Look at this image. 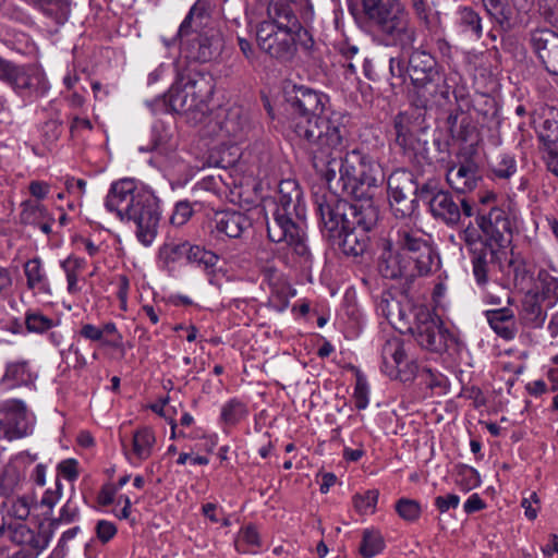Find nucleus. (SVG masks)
Instances as JSON below:
<instances>
[{
	"mask_svg": "<svg viewBox=\"0 0 558 558\" xmlns=\"http://www.w3.org/2000/svg\"><path fill=\"white\" fill-rule=\"evenodd\" d=\"M281 107L283 123L307 142L314 169L327 180L335 179V155L348 146L350 116L330 110L329 96L305 85L286 86Z\"/></svg>",
	"mask_w": 558,
	"mask_h": 558,
	"instance_id": "1",
	"label": "nucleus"
},
{
	"mask_svg": "<svg viewBox=\"0 0 558 558\" xmlns=\"http://www.w3.org/2000/svg\"><path fill=\"white\" fill-rule=\"evenodd\" d=\"M313 197L324 236L345 256H363L369 248L371 233L379 219V209L374 202L354 199L350 203L330 191L315 192Z\"/></svg>",
	"mask_w": 558,
	"mask_h": 558,
	"instance_id": "2",
	"label": "nucleus"
},
{
	"mask_svg": "<svg viewBox=\"0 0 558 558\" xmlns=\"http://www.w3.org/2000/svg\"><path fill=\"white\" fill-rule=\"evenodd\" d=\"M378 245L377 270L385 279L411 282L438 267L439 257L429 239L409 223L392 226Z\"/></svg>",
	"mask_w": 558,
	"mask_h": 558,
	"instance_id": "3",
	"label": "nucleus"
},
{
	"mask_svg": "<svg viewBox=\"0 0 558 558\" xmlns=\"http://www.w3.org/2000/svg\"><path fill=\"white\" fill-rule=\"evenodd\" d=\"M306 207L303 192L296 181L282 180L278 186L271 220H267V235L274 243L284 242L294 264L310 268L313 255L305 232Z\"/></svg>",
	"mask_w": 558,
	"mask_h": 558,
	"instance_id": "4",
	"label": "nucleus"
},
{
	"mask_svg": "<svg viewBox=\"0 0 558 558\" xmlns=\"http://www.w3.org/2000/svg\"><path fill=\"white\" fill-rule=\"evenodd\" d=\"M458 236L471 256L476 283L485 286L488 282L490 265L498 260L499 251L511 243L512 225L509 215L499 207H492L488 220L480 216L478 227L469 220L458 232Z\"/></svg>",
	"mask_w": 558,
	"mask_h": 558,
	"instance_id": "5",
	"label": "nucleus"
},
{
	"mask_svg": "<svg viewBox=\"0 0 558 558\" xmlns=\"http://www.w3.org/2000/svg\"><path fill=\"white\" fill-rule=\"evenodd\" d=\"M105 207L116 213L121 221L133 222L136 238L143 245L149 246L156 239L161 209L153 191L132 179L119 180L111 184Z\"/></svg>",
	"mask_w": 558,
	"mask_h": 558,
	"instance_id": "6",
	"label": "nucleus"
},
{
	"mask_svg": "<svg viewBox=\"0 0 558 558\" xmlns=\"http://www.w3.org/2000/svg\"><path fill=\"white\" fill-rule=\"evenodd\" d=\"M163 41L168 47L180 41L186 57L198 62L217 59L225 44L220 29L214 25L205 4L199 1L191 7L175 36L170 41Z\"/></svg>",
	"mask_w": 558,
	"mask_h": 558,
	"instance_id": "7",
	"label": "nucleus"
},
{
	"mask_svg": "<svg viewBox=\"0 0 558 558\" xmlns=\"http://www.w3.org/2000/svg\"><path fill=\"white\" fill-rule=\"evenodd\" d=\"M345 148L347 146L335 155L338 165L335 179L327 180L320 172H316L325 179L329 190H332V182L336 181L343 195L359 202L364 199L374 202L373 191L378 187L383 178L379 165L372 156L359 148L347 151L342 157L341 154Z\"/></svg>",
	"mask_w": 558,
	"mask_h": 558,
	"instance_id": "8",
	"label": "nucleus"
},
{
	"mask_svg": "<svg viewBox=\"0 0 558 558\" xmlns=\"http://www.w3.org/2000/svg\"><path fill=\"white\" fill-rule=\"evenodd\" d=\"M362 7L379 44L400 49L414 45L417 29L397 0H362Z\"/></svg>",
	"mask_w": 558,
	"mask_h": 558,
	"instance_id": "9",
	"label": "nucleus"
},
{
	"mask_svg": "<svg viewBox=\"0 0 558 558\" xmlns=\"http://www.w3.org/2000/svg\"><path fill=\"white\" fill-rule=\"evenodd\" d=\"M410 50L408 56V76L416 94L417 107H444L450 100V86L436 59L422 48L401 49Z\"/></svg>",
	"mask_w": 558,
	"mask_h": 558,
	"instance_id": "10",
	"label": "nucleus"
},
{
	"mask_svg": "<svg viewBox=\"0 0 558 558\" xmlns=\"http://www.w3.org/2000/svg\"><path fill=\"white\" fill-rule=\"evenodd\" d=\"M417 345L429 353L447 355L457 360L465 349L459 333L449 329L441 318L426 307H417L414 313V325L409 327Z\"/></svg>",
	"mask_w": 558,
	"mask_h": 558,
	"instance_id": "11",
	"label": "nucleus"
},
{
	"mask_svg": "<svg viewBox=\"0 0 558 558\" xmlns=\"http://www.w3.org/2000/svg\"><path fill=\"white\" fill-rule=\"evenodd\" d=\"M422 107L399 112L393 118V140L391 147L409 162L422 165V156L429 129Z\"/></svg>",
	"mask_w": 558,
	"mask_h": 558,
	"instance_id": "12",
	"label": "nucleus"
},
{
	"mask_svg": "<svg viewBox=\"0 0 558 558\" xmlns=\"http://www.w3.org/2000/svg\"><path fill=\"white\" fill-rule=\"evenodd\" d=\"M0 81L19 96L32 100L44 97L50 88L41 66L35 63L20 64L3 58L0 61Z\"/></svg>",
	"mask_w": 558,
	"mask_h": 558,
	"instance_id": "13",
	"label": "nucleus"
},
{
	"mask_svg": "<svg viewBox=\"0 0 558 558\" xmlns=\"http://www.w3.org/2000/svg\"><path fill=\"white\" fill-rule=\"evenodd\" d=\"M429 211L436 220L441 221L450 228L459 225L464 228V226L468 225L465 220L472 217L475 218V227H478L480 216H483L486 220H488L489 216V210L486 211L469 198L460 195L454 196L451 192L446 190L434 197V202L429 206Z\"/></svg>",
	"mask_w": 558,
	"mask_h": 558,
	"instance_id": "14",
	"label": "nucleus"
},
{
	"mask_svg": "<svg viewBox=\"0 0 558 558\" xmlns=\"http://www.w3.org/2000/svg\"><path fill=\"white\" fill-rule=\"evenodd\" d=\"M292 29L257 23L255 35L259 50L280 63L291 62L296 56Z\"/></svg>",
	"mask_w": 558,
	"mask_h": 558,
	"instance_id": "15",
	"label": "nucleus"
},
{
	"mask_svg": "<svg viewBox=\"0 0 558 558\" xmlns=\"http://www.w3.org/2000/svg\"><path fill=\"white\" fill-rule=\"evenodd\" d=\"M413 186V173L393 172L388 179V199L392 215L397 219H408L418 207Z\"/></svg>",
	"mask_w": 558,
	"mask_h": 558,
	"instance_id": "16",
	"label": "nucleus"
},
{
	"mask_svg": "<svg viewBox=\"0 0 558 558\" xmlns=\"http://www.w3.org/2000/svg\"><path fill=\"white\" fill-rule=\"evenodd\" d=\"M8 538L21 547L17 553L21 558H36L50 543L52 531L45 529L43 524L36 531L24 522H12L9 525Z\"/></svg>",
	"mask_w": 558,
	"mask_h": 558,
	"instance_id": "17",
	"label": "nucleus"
},
{
	"mask_svg": "<svg viewBox=\"0 0 558 558\" xmlns=\"http://www.w3.org/2000/svg\"><path fill=\"white\" fill-rule=\"evenodd\" d=\"M32 424L26 405L20 400H9L0 408V439L13 440L31 433Z\"/></svg>",
	"mask_w": 558,
	"mask_h": 558,
	"instance_id": "18",
	"label": "nucleus"
},
{
	"mask_svg": "<svg viewBox=\"0 0 558 558\" xmlns=\"http://www.w3.org/2000/svg\"><path fill=\"white\" fill-rule=\"evenodd\" d=\"M197 82L191 77H181L174 82L165 95L166 102L171 111L186 113L198 108L203 96L196 90Z\"/></svg>",
	"mask_w": 558,
	"mask_h": 558,
	"instance_id": "19",
	"label": "nucleus"
},
{
	"mask_svg": "<svg viewBox=\"0 0 558 558\" xmlns=\"http://www.w3.org/2000/svg\"><path fill=\"white\" fill-rule=\"evenodd\" d=\"M215 126L218 128L217 136L230 138L233 144H238L251 131L248 112L241 106L230 107L221 119L215 121Z\"/></svg>",
	"mask_w": 558,
	"mask_h": 558,
	"instance_id": "20",
	"label": "nucleus"
},
{
	"mask_svg": "<svg viewBox=\"0 0 558 558\" xmlns=\"http://www.w3.org/2000/svg\"><path fill=\"white\" fill-rule=\"evenodd\" d=\"M530 41L546 71L558 75V34L548 28L535 29Z\"/></svg>",
	"mask_w": 558,
	"mask_h": 558,
	"instance_id": "21",
	"label": "nucleus"
},
{
	"mask_svg": "<svg viewBox=\"0 0 558 558\" xmlns=\"http://www.w3.org/2000/svg\"><path fill=\"white\" fill-rule=\"evenodd\" d=\"M446 169V180L458 194L474 191L482 181L480 167L473 159H465Z\"/></svg>",
	"mask_w": 558,
	"mask_h": 558,
	"instance_id": "22",
	"label": "nucleus"
},
{
	"mask_svg": "<svg viewBox=\"0 0 558 558\" xmlns=\"http://www.w3.org/2000/svg\"><path fill=\"white\" fill-rule=\"evenodd\" d=\"M252 227V219L242 211H219L211 219V232H216L219 238L239 239Z\"/></svg>",
	"mask_w": 558,
	"mask_h": 558,
	"instance_id": "23",
	"label": "nucleus"
},
{
	"mask_svg": "<svg viewBox=\"0 0 558 558\" xmlns=\"http://www.w3.org/2000/svg\"><path fill=\"white\" fill-rule=\"evenodd\" d=\"M78 335L86 340L98 342L101 347L121 349L123 345V337L112 322H108L101 327L89 323L82 324Z\"/></svg>",
	"mask_w": 558,
	"mask_h": 558,
	"instance_id": "24",
	"label": "nucleus"
},
{
	"mask_svg": "<svg viewBox=\"0 0 558 558\" xmlns=\"http://www.w3.org/2000/svg\"><path fill=\"white\" fill-rule=\"evenodd\" d=\"M267 19L259 23L280 26L281 28H294L299 25L294 5L289 0H269L266 9Z\"/></svg>",
	"mask_w": 558,
	"mask_h": 558,
	"instance_id": "25",
	"label": "nucleus"
},
{
	"mask_svg": "<svg viewBox=\"0 0 558 558\" xmlns=\"http://www.w3.org/2000/svg\"><path fill=\"white\" fill-rule=\"evenodd\" d=\"M36 456L28 452H22L12 459L0 473V496L9 497L20 486L23 478L20 466L25 462H33Z\"/></svg>",
	"mask_w": 558,
	"mask_h": 558,
	"instance_id": "26",
	"label": "nucleus"
},
{
	"mask_svg": "<svg viewBox=\"0 0 558 558\" xmlns=\"http://www.w3.org/2000/svg\"><path fill=\"white\" fill-rule=\"evenodd\" d=\"M485 317L495 333L506 341L514 339L518 332L514 313L509 307L485 311Z\"/></svg>",
	"mask_w": 558,
	"mask_h": 558,
	"instance_id": "27",
	"label": "nucleus"
},
{
	"mask_svg": "<svg viewBox=\"0 0 558 558\" xmlns=\"http://www.w3.org/2000/svg\"><path fill=\"white\" fill-rule=\"evenodd\" d=\"M26 278V287L40 294H51V286L40 257L36 256L26 260L23 265Z\"/></svg>",
	"mask_w": 558,
	"mask_h": 558,
	"instance_id": "28",
	"label": "nucleus"
},
{
	"mask_svg": "<svg viewBox=\"0 0 558 558\" xmlns=\"http://www.w3.org/2000/svg\"><path fill=\"white\" fill-rule=\"evenodd\" d=\"M450 157L449 141L441 136H437L433 138L430 144L426 141L422 156V165L432 167L434 170L437 168H447L449 166Z\"/></svg>",
	"mask_w": 558,
	"mask_h": 558,
	"instance_id": "29",
	"label": "nucleus"
},
{
	"mask_svg": "<svg viewBox=\"0 0 558 558\" xmlns=\"http://www.w3.org/2000/svg\"><path fill=\"white\" fill-rule=\"evenodd\" d=\"M405 356L403 339L400 337L388 338L381 347V372L388 376L391 368L403 364Z\"/></svg>",
	"mask_w": 558,
	"mask_h": 558,
	"instance_id": "30",
	"label": "nucleus"
},
{
	"mask_svg": "<svg viewBox=\"0 0 558 558\" xmlns=\"http://www.w3.org/2000/svg\"><path fill=\"white\" fill-rule=\"evenodd\" d=\"M35 379L27 361L10 362L5 366V372L1 383L7 388H15L33 384Z\"/></svg>",
	"mask_w": 558,
	"mask_h": 558,
	"instance_id": "31",
	"label": "nucleus"
},
{
	"mask_svg": "<svg viewBox=\"0 0 558 558\" xmlns=\"http://www.w3.org/2000/svg\"><path fill=\"white\" fill-rule=\"evenodd\" d=\"M546 318L538 293L527 292L522 300L521 319L531 327H541Z\"/></svg>",
	"mask_w": 558,
	"mask_h": 558,
	"instance_id": "32",
	"label": "nucleus"
},
{
	"mask_svg": "<svg viewBox=\"0 0 558 558\" xmlns=\"http://www.w3.org/2000/svg\"><path fill=\"white\" fill-rule=\"evenodd\" d=\"M25 328L31 333L43 335L60 325V319L45 315L39 310H27L24 316Z\"/></svg>",
	"mask_w": 558,
	"mask_h": 558,
	"instance_id": "33",
	"label": "nucleus"
},
{
	"mask_svg": "<svg viewBox=\"0 0 558 558\" xmlns=\"http://www.w3.org/2000/svg\"><path fill=\"white\" fill-rule=\"evenodd\" d=\"M417 22L429 33H436L440 24L439 13L433 14L427 0H408Z\"/></svg>",
	"mask_w": 558,
	"mask_h": 558,
	"instance_id": "34",
	"label": "nucleus"
},
{
	"mask_svg": "<svg viewBox=\"0 0 558 558\" xmlns=\"http://www.w3.org/2000/svg\"><path fill=\"white\" fill-rule=\"evenodd\" d=\"M385 546L384 536L378 530L365 529L362 533L359 553L363 558H373L379 555Z\"/></svg>",
	"mask_w": 558,
	"mask_h": 558,
	"instance_id": "35",
	"label": "nucleus"
},
{
	"mask_svg": "<svg viewBox=\"0 0 558 558\" xmlns=\"http://www.w3.org/2000/svg\"><path fill=\"white\" fill-rule=\"evenodd\" d=\"M537 279L539 286L536 293L539 294L542 301L546 302L547 306H554L558 302V278L546 269H541Z\"/></svg>",
	"mask_w": 558,
	"mask_h": 558,
	"instance_id": "36",
	"label": "nucleus"
},
{
	"mask_svg": "<svg viewBox=\"0 0 558 558\" xmlns=\"http://www.w3.org/2000/svg\"><path fill=\"white\" fill-rule=\"evenodd\" d=\"M156 442L155 433L150 427H142L133 435V452L140 460L148 459Z\"/></svg>",
	"mask_w": 558,
	"mask_h": 558,
	"instance_id": "37",
	"label": "nucleus"
},
{
	"mask_svg": "<svg viewBox=\"0 0 558 558\" xmlns=\"http://www.w3.org/2000/svg\"><path fill=\"white\" fill-rule=\"evenodd\" d=\"M40 10L49 17L54 20L57 24H64L71 12V3L69 0H32Z\"/></svg>",
	"mask_w": 558,
	"mask_h": 558,
	"instance_id": "38",
	"label": "nucleus"
},
{
	"mask_svg": "<svg viewBox=\"0 0 558 558\" xmlns=\"http://www.w3.org/2000/svg\"><path fill=\"white\" fill-rule=\"evenodd\" d=\"M458 24L464 33H470L476 39H480L483 35L482 17L471 7L459 8Z\"/></svg>",
	"mask_w": 558,
	"mask_h": 558,
	"instance_id": "39",
	"label": "nucleus"
},
{
	"mask_svg": "<svg viewBox=\"0 0 558 558\" xmlns=\"http://www.w3.org/2000/svg\"><path fill=\"white\" fill-rule=\"evenodd\" d=\"M49 214L46 206L33 199H26L21 203L20 222L24 226L38 225Z\"/></svg>",
	"mask_w": 558,
	"mask_h": 558,
	"instance_id": "40",
	"label": "nucleus"
},
{
	"mask_svg": "<svg viewBox=\"0 0 558 558\" xmlns=\"http://www.w3.org/2000/svg\"><path fill=\"white\" fill-rule=\"evenodd\" d=\"M80 517L78 502L73 497H70L59 510V515L50 519L48 530L52 531L53 534L60 525L75 523L80 520Z\"/></svg>",
	"mask_w": 558,
	"mask_h": 558,
	"instance_id": "41",
	"label": "nucleus"
},
{
	"mask_svg": "<svg viewBox=\"0 0 558 558\" xmlns=\"http://www.w3.org/2000/svg\"><path fill=\"white\" fill-rule=\"evenodd\" d=\"M413 186L416 190V199H421L426 203L428 207L434 202V197L438 196V193H442L445 191L441 189L439 180L435 177L426 180H418L417 177L413 175Z\"/></svg>",
	"mask_w": 558,
	"mask_h": 558,
	"instance_id": "42",
	"label": "nucleus"
},
{
	"mask_svg": "<svg viewBox=\"0 0 558 558\" xmlns=\"http://www.w3.org/2000/svg\"><path fill=\"white\" fill-rule=\"evenodd\" d=\"M486 13L501 27L509 26L512 10L507 0H481Z\"/></svg>",
	"mask_w": 558,
	"mask_h": 558,
	"instance_id": "43",
	"label": "nucleus"
},
{
	"mask_svg": "<svg viewBox=\"0 0 558 558\" xmlns=\"http://www.w3.org/2000/svg\"><path fill=\"white\" fill-rule=\"evenodd\" d=\"M248 414L247 407L241 400L233 398L226 402L220 412V420L227 425L233 426L240 423Z\"/></svg>",
	"mask_w": 558,
	"mask_h": 558,
	"instance_id": "44",
	"label": "nucleus"
},
{
	"mask_svg": "<svg viewBox=\"0 0 558 558\" xmlns=\"http://www.w3.org/2000/svg\"><path fill=\"white\" fill-rule=\"evenodd\" d=\"M218 255L211 251H207L199 245H193L190 243L187 247L186 260L191 264H195L205 270L213 269L218 263Z\"/></svg>",
	"mask_w": 558,
	"mask_h": 558,
	"instance_id": "45",
	"label": "nucleus"
},
{
	"mask_svg": "<svg viewBox=\"0 0 558 558\" xmlns=\"http://www.w3.org/2000/svg\"><path fill=\"white\" fill-rule=\"evenodd\" d=\"M539 140L545 146L550 147L558 142V110L548 108L543 122V131L539 133Z\"/></svg>",
	"mask_w": 558,
	"mask_h": 558,
	"instance_id": "46",
	"label": "nucleus"
},
{
	"mask_svg": "<svg viewBox=\"0 0 558 558\" xmlns=\"http://www.w3.org/2000/svg\"><path fill=\"white\" fill-rule=\"evenodd\" d=\"M189 245V241L167 242L159 248V257L166 266L174 264L183 257L186 258Z\"/></svg>",
	"mask_w": 558,
	"mask_h": 558,
	"instance_id": "47",
	"label": "nucleus"
},
{
	"mask_svg": "<svg viewBox=\"0 0 558 558\" xmlns=\"http://www.w3.org/2000/svg\"><path fill=\"white\" fill-rule=\"evenodd\" d=\"M379 492L377 489H368L364 494H355L353 496L354 509L361 514L374 513Z\"/></svg>",
	"mask_w": 558,
	"mask_h": 558,
	"instance_id": "48",
	"label": "nucleus"
},
{
	"mask_svg": "<svg viewBox=\"0 0 558 558\" xmlns=\"http://www.w3.org/2000/svg\"><path fill=\"white\" fill-rule=\"evenodd\" d=\"M399 517L405 521H416L422 512L421 505L417 500L410 498H400L395 506Z\"/></svg>",
	"mask_w": 558,
	"mask_h": 558,
	"instance_id": "49",
	"label": "nucleus"
},
{
	"mask_svg": "<svg viewBox=\"0 0 558 558\" xmlns=\"http://www.w3.org/2000/svg\"><path fill=\"white\" fill-rule=\"evenodd\" d=\"M456 482L462 490L469 492L481 484V477L474 468L462 464L458 466Z\"/></svg>",
	"mask_w": 558,
	"mask_h": 558,
	"instance_id": "50",
	"label": "nucleus"
},
{
	"mask_svg": "<svg viewBox=\"0 0 558 558\" xmlns=\"http://www.w3.org/2000/svg\"><path fill=\"white\" fill-rule=\"evenodd\" d=\"M492 172L497 179H510L517 172L515 158L508 154L501 155L500 159L492 166Z\"/></svg>",
	"mask_w": 558,
	"mask_h": 558,
	"instance_id": "51",
	"label": "nucleus"
},
{
	"mask_svg": "<svg viewBox=\"0 0 558 558\" xmlns=\"http://www.w3.org/2000/svg\"><path fill=\"white\" fill-rule=\"evenodd\" d=\"M421 369L416 361L411 360L404 363V365H398L391 368V373L388 375L391 379H399L402 383H411L416 376H420Z\"/></svg>",
	"mask_w": 558,
	"mask_h": 558,
	"instance_id": "52",
	"label": "nucleus"
},
{
	"mask_svg": "<svg viewBox=\"0 0 558 558\" xmlns=\"http://www.w3.org/2000/svg\"><path fill=\"white\" fill-rule=\"evenodd\" d=\"M405 59L402 57H391L389 59V73L392 87L400 86L405 82L408 75Z\"/></svg>",
	"mask_w": 558,
	"mask_h": 558,
	"instance_id": "53",
	"label": "nucleus"
},
{
	"mask_svg": "<svg viewBox=\"0 0 558 558\" xmlns=\"http://www.w3.org/2000/svg\"><path fill=\"white\" fill-rule=\"evenodd\" d=\"M29 512L28 499L26 497H20L12 502L5 517L9 522H23L28 518Z\"/></svg>",
	"mask_w": 558,
	"mask_h": 558,
	"instance_id": "54",
	"label": "nucleus"
},
{
	"mask_svg": "<svg viewBox=\"0 0 558 558\" xmlns=\"http://www.w3.org/2000/svg\"><path fill=\"white\" fill-rule=\"evenodd\" d=\"M291 35L295 43V48L300 46L305 52L312 53L315 47V40L310 29L304 27L299 21V25L294 27Z\"/></svg>",
	"mask_w": 558,
	"mask_h": 558,
	"instance_id": "55",
	"label": "nucleus"
},
{
	"mask_svg": "<svg viewBox=\"0 0 558 558\" xmlns=\"http://www.w3.org/2000/svg\"><path fill=\"white\" fill-rule=\"evenodd\" d=\"M476 133V126L470 116L462 114L454 131L451 135L453 140L466 143L471 141Z\"/></svg>",
	"mask_w": 558,
	"mask_h": 558,
	"instance_id": "56",
	"label": "nucleus"
},
{
	"mask_svg": "<svg viewBox=\"0 0 558 558\" xmlns=\"http://www.w3.org/2000/svg\"><path fill=\"white\" fill-rule=\"evenodd\" d=\"M243 543H245L248 546L256 547L260 545L259 534L255 526L247 525L240 531L239 538L235 541V547L238 551H246V549L242 548Z\"/></svg>",
	"mask_w": 558,
	"mask_h": 558,
	"instance_id": "57",
	"label": "nucleus"
},
{
	"mask_svg": "<svg viewBox=\"0 0 558 558\" xmlns=\"http://www.w3.org/2000/svg\"><path fill=\"white\" fill-rule=\"evenodd\" d=\"M193 215L192 204L189 201H180L175 204L174 210L170 217L173 226H183Z\"/></svg>",
	"mask_w": 558,
	"mask_h": 558,
	"instance_id": "58",
	"label": "nucleus"
},
{
	"mask_svg": "<svg viewBox=\"0 0 558 558\" xmlns=\"http://www.w3.org/2000/svg\"><path fill=\"white\" fill-rule=\"evenodd\" d=\"M62 494V484L59 478L56 480L54 488H48L41 499L40 506L46 507L47 511L44 513L45 515L51 514L53 507L59 501Z\"/></svg>",
	"mask_w": 558,
	"mask_h": 558,
	"instance_id": "59",
	"label": "nucleus"
},
{
	"mask_svg": "<svg viewBox=\"0 0 558 558\" xmlns=\"http://www.w3.org/2000/svg\"><path fill=\"white\" fill-rule=\"evenodd\" d=\"M62 133V124L58 120H48L41 125V136L47 145L58 141Z\"/></svg>",
	"mask_w": 558,
	"mask_h": 558,
	"instance_id": "60",
	"label": "nucleus"
},
{
	"mask_svg": "<svg viewBox=\"0 0 558 558\" xmlns=\"http://www.w3.org/2000/svg\"><path fill=\"white\" fill-rule=\"evenodd\" d=\"M95 532L97 538L102 544H106L116 536L118 530L113 522L107 520H99L96 524Z\"/></svg>",
	"mask_w": 558,
	"mask_h": 558,
	"instance_id": "61",
	"label": "nucleus"
},
{
	"mask_svg": "<svg viewBox=\"0 0 558 558\" xmlns=\"http://www.w3.org/2000/svg\"><path fill=\"white\" fill-rule=\"evenodd\" d=\"M420 377L423 379L424 384L430 388L435 389L437 387H441L446 377L437 371H433L429 367H424L421 369Z\"/></svg>",
	"mask_w": 558,
	"mask_h": 558,
	"instance_id": "62",
	"label": "nucleus"
},
{
	"mask_svg": "<svg viewBox=\"0 0 558 558\" xmlns=\"http://www.w3.org/2000/svg\"><path fill=\"white\" fill-rule=\"evenodd\" d=\"M509 268L513 274L515 286L522 284L530 276V270L526 266V263L522 259L510 260Z\"/></svg>",
	"mask_w": 558,
	"mask_h": 558,
	"instance_id": "63",
	"label": "nucleus"
},
{
	"mask_svg": "<svg viewBox=\"0 0 558 558\" xmlns=\"http://www.w3.org/2000/svg\"><path fill=\"white\" fill-rule=\"evenodd\" d=\"M354 402L355 408L359 410H364L368 405L367 385L361 377H357L356 379V385L354 388Z\"/></svg>",
	"mask_w": 558,
	"mask_h": 558,
	"instance_id": "64",
	"label": "nucleus"
}]
</instances>
